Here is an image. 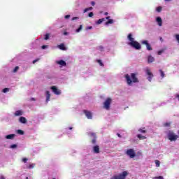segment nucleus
<instances>
[{
	"label": "nucleus",
	"mask_w": 179,
	"mask_h": 179,
	"mask_svg": "<svg viewBox=\"0 0 179 179\" xmlns=\"http://www.w3.org/2000/svg\"><path fill=\"white\" fill-rule=\"evenodd\" d=\"M127 38L130 41V43H129V45H131V47H133V48H135V50H141V48H142L141 43L135 41V39L132 37V34H129Z\"/></svg>",
	"instance_id": "obj_1"
},
{
	"label": "nucleus",
	"mask_w": 179,
	"mask_h": 179,
	"mask_svg": "<svg viewBox=\"0 0 179 179\" xmlns=\"http://www.w3.org/2000/svg\"><path fill=\"white\" fill-rule=\"evenodd\" d=\"M125 78L127 83V85H129V86H131V85H132V82L133 83H138L139 82V80H138V77H136V74L134 73H132L131 74V77L129 76V75L127 74L125 76ZM131 78L132 80H131Z\"/></svg>",
	"instance_id": "obj_2"
},
{
	"label": "nucleus",
	"mask_w": 179,
	"mask_h": 179,
	"mask_svg": "<svg viewBox=\"0 0 179 179\" xmlns=\"http://www.w3.org/2000/svg\"><path fill=\"white\" fill-rule=\"evenodd\" d=\"M128 171H124L122 173L119 175L113 176L110 179H125L127 178V176H128Z\"/></svg>",
	"instance_id": "obj_3"
},
{
	"label": "nucleus",
	"mask_w": 179,
	"mask_h": 179,
	"mask_svg": "<svg viewBox=\"0 0 179 179\" xmlns=\"http://www.w3.org/2000/svg\"><path fill=\"white\" fill-rule=\"evenodd\" d=\"M178 138V136L176 135L173 131H169L168 134V139L171 141V142H176Z\"/></svg>",
	"instance_id": "obj_4"
},
{
	"label": "nucleus",
	"mask_w": 179,
	"mask_h": 179,
	"mask_svg": "<svg viewBox=\"0 0 179 179\" xmlns=\"http://www.w3.org/2000/svg\"><path fill=\"white\" fill-rule=\"evenodd\" d=\"M126 155L129 156L130 159H134V157L136 156V152H135V150L130 148L126 151Z\"/></svg>",
	"instance_id": "obj_5"
},
{
	"label": "nucleus",
	"mask_w": 179,
	"mask_h": 179,
	"mask_svg": "<svg viewBox=\"0 0 179 179\" xmlns=\"http://www.w3.org/2000/svg\"><path fill=\"white\" fill-rule=\"evenodd\" d=\"M111 101H113L111 98H107L106 99V101L103 102V108H105V110H110V106H111Z\"/></svg>",
	"instance_id": "obj_6"
},
{
	"label": "nucleus",
	"mask_w": 179,
	"mask_h": 179,
	"mask_svg": "<svg viewBox=\"0 0 179 179\" xmlns=\"http://www.w3.org/2000/svg\"><path fill=\"white\" fill-rule=\"evenodd\" d=\"M141 44L146 45L147 50L148 51H152V50H153V48H152V46H150V44H149V42H148V41H142Z\"/></svg>",
	"instance_id": "obj_7"
},
{
	"label": "nucleus",
	"mask_w": 179,
	"mask_h": 179,
	"mask_svg": "<svg viewBox=\"0 0 179 179\" xmlns=\"http://www.w3.org/2000/svg\"><path fill=\"white\" fill-rule=\"evenodd\" d=\"M90 136H91V138H93V139L92 140V145H96V139L97 138V136H96V134L94 133H89Z\"/></svg>",
	"instance_id": "obj_8"
},
{
	"label": "nucleus",
	"mask_w": 179,
	"mask_h": 179,
	"mask_svg": "<svg viewBox=\"0 0 179 179\" xmlns=\"http://www.w3.org/2000/svg\"><path fill=\"white\" fill-rule=\"evenodd\" d=\"M83 113H84V114H85V115L88 120H92V112H90L87 110H84Z\"/></svg>",
	"instance_id": "obj_9"
},
{
	"label": "nucleus",
	"mask_w": 179,
	"mask_h": 179,
	"mask_svg": "<svg viewBox=\"0 0 179 179\" xmlns=\"http://www.w3.org/2000/svg\"><path fill=\"white\" fill-rule=\"evenodd\" d=\"M146 73L148 76V79L149 82H152V79L153 78V73L150 72V70L149 69L146 70Z\"/></svg>",
	"instance_id": "obj_10"
},
{
	"label": "nucleus",
	"mask_w": 179,
	"mask_h": 179,
	"mask_svg": "<svg viewBox=\"0 0 179 179\" xmlns=\"http://www.w3.org/2000/svg\"><path fill=\"white\" fill-rule=\"evenodd\" d=\"M51 90H52L53 93H55L57 95L61 94V90H58L57 87L55 86H52Z\"/></svg>",
	"instance_id": "obj_11"
},
{
	"label": "nucleus",
	"mask_w": 179,
	"mask_h": 179,
	"mask_svg": "<svg viewBox=\"0 0 179 179\" xmlns=\"http://www.w3.org/2000/svg\"><path fill=\"white\" fill-rule=\"evenodd\" d=\"M94 153L99 154L100 153V147L99 145H94L93 147Z\"/></svg>",
	"instance_id": "obj_12"
},
{
	"label": "nucleus",
	"mask_w": 179,
	"mask_h": 179,
	"mask_svg": "<svg viewBox=\"0 0 179 179\" xmlns=\"http://www.w3.org/2000/svg\"><path fill=\"white\" fill-rule=\"evenodd\" d=\"M51 100V94L50 91H46V103H48Z\"/></svg>",
	"instance_id": "obj_13"
},
{
	"label": "nucleus",
	"mask_w": 179,
	"mask_h": 179,
	"mask_svg": "<svg viewBox=\"0 0 179 179\" xmlns=\"http://www.w3.org/2000/svg\"><path fill=\"white\" fill-rule=\"evenodd\" d=\"M19 121L21 124H26V122H27V120L23 116L20 117Z\"/></svg>",
	"instance_id": "obj_14"
},
{
	"label": "nucleus",
	"mask_w": 179,
	"mask_h": 179,
	"mask_svg": "<svg viewBox=\"0 0 179 179\" xmlns=\"http://www.w3.org/2000/svg\"><path fill=\"white\" fill-rule=\"evenodd\" d=\"M58 48L59 50H62V51H66V48L65 47V45L64 43H61L58 45Z\"/></svg>",
	"instance_id": "obj_15"
},
{
	"label": "nucleus",
	"mask_w": 179,
	"mask_h": 179,
	"mask_svg": "<svg viewBox=\"0 0 179 179\" xmlns=\"http://www.w3.org/2000/svg\"><path fill=\"white\" fill-rule=\"evenodd\" d=\"M156 22H158V25H159V26H162V24H163V21L162 20V17H157L156 18Z\"/></svg>",
	"instance_id": "obj_16"
},
{
	"label": "nucleus",
	"mask_w": 179,
	"mask_h": 179,
	"mask_svg": "<svg viewBox=\"0 0 179 179\" xmlns=\"http://www.w3.org/2000/svg\"><path fill=\"white\" fill-rule=\"evenodd\" d=\"M148 64H152V62H155V57H152V55L148 56Z\"/></svg>",
	"instance_id": "obj_17"
},
{
	"label": "nucleus",
	"mask_w": 179,
	"mask_h": 179,
	"mask_svg": "<svg viewBox=\"0 0 179 179\" xmlns=\"http://www.w3.org/2000/svg\"><path fill=\"white\" fill-rule=\"evenodd\" d=\"M57 64H59V65H61L62 66H66V62L64 60L58 61Z\"/></svg>",
	"instance_id": "obj_18"
},
{
	"label": "nucleus",
	"mask_w": 179,
	"mask_h": 179,
	"mask_svg": "<svg viewBox=\"0 0 179 179\" xmlns=\"http://www.w3.org/2000/svg\"><path fill=\"white\" fill-rule=\"evenodd\" d=\"M15 117H19L20 115H23V111L22 110H17L15 113Z\"/></svg>",
	"instance_id": "obj_19"
},
{
	"label": "nucleus",
	"mask_w": 179,
	"mask_h": 179,
	"mask_svg": "<svg viewBox=\"0 0 179 179\" xmlns=\"http://www.w3.org/2000/svg\"><path fill=\"white\" fill-rule=\"evenodd\" d=\"M36 167V164H29V166H27V169L31 170V169H34Z\"/></svg>",
	"instance_id": "obj_20"
},
{
	"label": "nucleus",
	"mask_w": 179,
	"mask_h": 179,
	"mask_svg": "<svg viewBox=\"0 0 179 179\" xmlns=\"http://www.w3.org/2000/svg\"><path fill=\"white\" fill-rule=\"evenodd\" d=\"M15 134H8L6 136V139H13L15 138Z\"/></svg>",
	"instance_id": "obj_21"
},
{
	"label": "nucleus",
	"mask_w": 179,
	"mask_h": 179,
	"mask_svg": "<svg viewBox=\"0 0 179 179\" xmlns=\"http://www.w3.org/2000/svg\"><path fill=\"white\" fill-rule=\"evenodd\" d=\"M138 132H140L141 134H146L148 132V131H146L145 127H143L142 129H139Z\"/></svg>",
	"instance_id": "obj_22"
},
{
	"label": "nucleus",
	"mask_w": 179,
	"mask_h": 179,
	"mask_svg": "<svg viewBox=\"0 0 179 179\" xmlns=\"http://www.w3.org/2000/svg\"><path fill=\"white\" fill-rule=\"evenodd\" d=\"M137 138H138V139H141L142 141L146 139V136H142V134H138Z\"/></svg>",
	"instance_id": "obj_23"
},
{
	"label": "nucleus",
	"mask_w": 179,
	"mask_h": 179,
	"mask_svg": "<svg viewBox=\"0 0 179 179\" xmlns=\"http://www.w3.org/2000/svg\"><path fill=\"white\" fill-rule=\"evenodd\" d=\"M105 19L104 18H101L97 20L96 22V24H101V23H103V22H104Z\"/></svg>",
	"instance_id": "obj_24"
},
{
	"label": "nucleus",
	"mask_w": 179,
	"mask_h": 179,
	"mask_svg": "<svg viewBox=\"0 0 179 179\" xmlns=\"http://www.w3.org/2000/svg\"><path fill=\"white\" fill-rule=\"evenodd\" d=\"M89 10H93V7H90L84 9V13H86V12H89Z\"/></svg>",
	"instance_id": "obj_25"
},
{
	"label": "nucleus",
	"mask_w": 179,
	"mask_h": 179,
	"mask_svg": "<svg viewBox=\"0 0 179 179\" xmlns=\"http://www.w3.org/2000/svg\"><path fill=\"white\" fill-rule=\"evenodd\" d=\"M17 134H18L19 135H24V131H23L22 130L18 129L17 131Z\"/></svg>",
	"instance_id": "obj_26"
},
{
	"label": "nucleus",
	"mask_w": 179,
	"mask_h": 179,
	"mask_svg": "<svg viewBox=\"0 0 179 179\" xmlns=\"http://www.w3.org/2000/svg\"><path fill=\"white\" fill-rule=\"evenodd\" d=\"M113 23H114V20H109L106 22V24H113Z\"/></svg>",
	"instance_id": "obj_27"
},
{
	"label": "nucleus",
	"mask_w": 179,
	"mask_h": 179,
	"mask_svg": "<svg viewBox=\"0 0 179 179\" xmlns=\"http://www.w3.org/2000/svg\"><path fill=\"white\" fill-rule=\"evenodd\" d=\"M159 73H160L161 77L164 78V76H165L164 71H162V69H160Z\"/></svg>",
	"instance_id": "obj_28"
},
{
	"label": "nucleus",
	"mask_w": 179,
	"mask_h": 179,
	"mask_svg": "<svg viewBox=\"0 0 179 179\" xmlns=\"http://www.w3.org/2000/svg\"><path fill=\"white\" fill-rule=\"evenodd\" d=\"M83 26V25H80L79 28H78L76 31V33H79V31H80V30H82Z\"/></svg>",
	"instance_id": "obj_29"
},
{
	"label": "nucleus",
	"mask_w": 179,
	"mask_h": 179,
	"mask_svg": "<svg viewBox=\"0 0 179 179\" xmlns=\"http://www.w3.org/2000/svg\"><path fill=\"white\" fill-rule=\"evenodd\" d=\"M96 62H98V64H99V65H100L101 66H104V64H103V62H101V60L97 59Z\"/></svg>",
	"instance_id": "obj_30"
},
{
	"label": "nucleus",
	"mask_w": 179,
	"mask_h": 179,
	"mask_svg": "<svg viewBox=\"0 0 179 179\" xmlns=\"http://www.w3.org/2000/svg\"><path fill=\"white\" fill-rule=\"evenodd\" d=\"M156 167H160V161L155 160Z\"/></svg>",
	"instance_id": "obj_31"
},
{
	"label": "nucleus",
	"mask_w": 179,
	"mask_h": 179,
	"mask_svg": "<svg viewBox=\"0 0 179 179\" xmlns=\"http://www.w3.org/2000/svg\"><path fill=\"white\" fill-rule=\"evenodd\" d=\"M48 38H50V34H46L45 35L44 40H48Z\"/></svg>",
	"instance_id": "obj_32"
},
{
	"label": "nucleus",
	"mask_w": 179,
	"mask_h": 179,
	"mask_svg": "<svg viewBox=\"0 0 179 179\" xmlns=\"http://www.w3.org/2000/svg\"><path fill=\"white\" fill-rule=\"evenodd\" d=\"M2 92L3 93H8V92H9V88H4Z\"/></svg>",
	"instance_id": "obj_33"
},
{
	"label": "nucleus",
	"mask_w": 179,
	"mask_h": 179,
	"mask_svg": "<svg viewBox=\"0 0 179 179\" xmlns=\"http://www.w3.org/2000/svg\"><path fill=\"white\" fill-rule=\"evenodd\" d=\"M16 148H17V145L16 144H13L10 145L11 149H16Z\"/></svg>",
	"instance_id": "obj_34"
},
{
	"label": "nucleus",
	"mask_w": 179,
	"mask_h": 179,
	"mask_svg": "<svg viewBox=\"0 0 179 179\" xmlns=\"http://www.w3.org/2000/svg\"><path fill=\"white\" fill-rule=\"evenodd\" d=\"M156 10H157V12H158V13L162 12V7H161V6L157 7V8H156Z\"/></svg>",
	"instance_id": "obj_35"
},
{
	"label": "nucleus",
	"mask_w": 179,
	"mask_h": 179,
	"mask_svg": "<svg viewBox=\"0 0 179 179\" xmlns=\"http://www.w3.org/2000/svg\"><path fill=\"white\" fill-rule=\"evenodd\" d=\"M170 125H171V123L170 122L164 123V127H170Z\"/></svg>",
	"instance_id": "obj_36"
},
{
	"label": "nucleus",
	"mask_w": 179,
	"mask_h": 179,
	"mask_svg": "<svg viewBox=\"0 0 179 179\" xmlns=\"http://www.w3.org/2000/svg\"><path fill=\"white\" fill-rule=\"evenodd\" d=\"M29 160V159H27V158H22V162H23V163H27V161Z\"/></svg>",
	"instance_id": "obj_37"
},
{
	"label": "nucleus",
	"mask_w": 179,
	"mask_h": 179,
	"mask_svg": "<svg viewBox=\"0 0 179 179\" xmlns=\"http://www.w3.org/2000/svg\"><path fill=\"white\" fill-rule=\"evenodd\" d=\"M94 13H93V12H90L89 14H88V16H89V17H93V16H94Z\"/></svg>",
	"instance_id": "obj_38"
},
{
	"label": "nucleus",
	"mask_w": 179,
	"mask_h": 179,
	"mask_svg": "<svg viewBox=\"0 0 179 179\" xmlns=\"http://www.w3.org/2000/svg\"><path fill=\"white\" fill-rule=\"evenodd\" d=\"M17 71H19V66H15V69H13L14 73H16Z\"/></svg>",
	"instance_id": "obj_39"
},
{
	"label": "nucleus",
	"mask_w": 179,
	"mask_h": 179,
	"mask_svg": "<svg viewBox=\"0 0 179 179\" xmlns=\"http://www.w3.org/2000/svg\"><path fill=\"white\" fill-rule=\"evenodd\" d=\"M153 179H164V178H163V176H157L153 178Z\"/></svg>",
	"instance_id": "obj_40"
},
{
	"label": "nucleus",
	"mask_w": 179,
	"mask_h": 179,
	"mask_svg": "<svg viewBox=\"0 0 179 179\" xmlns=\"http://www.w3.org/2000/svg\"><path fill=\"white\" fill-rule=\"evenodd\" d=\"M176 38L178 43H179V34L176 35Z\"/></svg>",
	"instance_id": "obj_41"
},
{
	"label": "nucleus",
	"mask_w": 179,
	"mask_h": 179,
	"mask_svg": "<svg viewBox=\"0 0 179 179\" xmlns=\"http://www.w3.org/2000/svg\"><path fill=\"white\" fill-rule=\"evenodd\" d=\"M40 61V59H36L32 62L33 64H36V62H38Z\"/></svg>",
	"instance_id": "obj_42"
},
{
	"label": "nucleus",
	"mask_w": 179,
	"mask_h": 179,
	"mask_svg": "<svg viewBox=\"0 0 179 179\" xmlns=\"http://www.w3.org/2000/svg\"><path fill=\"white\" fill-rule=\"evenodd\" d=\"M162 53H163V50H159L157 52L158 55H162Z\"/></svg>",
	"instance_id": "obj_43"
},
{
	"label": "nucleus",
	"mask_w": 179,
	"mask_h": 179,
	"mask_svg": "<svg viewBox=\"0 0 179 179\" xmlns=\"http://www.w3.org/2000/svg\"><path fill=\"white\" fill-rule=\"evenodd\" d=\"M47 47H48V45H42L41 48L42 50H45V48H47Z\"/></svg>",
	"instance_id": "obj_44"
},
{
	"label": "nucleus",
	"mask_w": 179,
	"mask_h": 179,
	"mask_svg": "<svg viewBox=\"0 0 179 179\" xmlns=\"http://www.w3.org/2000/svg\"><path fill=\"white\" fill-rule=\"evenodd\" d=\"M65 19H69L71 17L70 15H65Z\"/></svg>",
	"instance_id": "obj_45"
},
{
	"label": "nucleus",
	"mask_w": 179,
	"mask_h": 179,
	"mask_svg": "<svg viewBox=\"0 0 179 179\" xmlns=\"http://www.w3.org/2000/svg\"><path fill=\"white\" fill-rule=\"evenodd\" d=\"M79 19V17H74L72 18V20H78Z\"/></svg>",
	"instance_id": "obj_46"
},
{
	"label": "nucleus",
	"mask_w": 179,
	"mask_h": 179,
	"mask_svg": "<svg viewBox=\"0 0 179 179\" xmlns=\"http://www.w3.org/2000/svg\"><path fill=\"white\" fill-rule=\"evenodd\" d=\"M99 48L101 51H103V50H104V48L103 46H99Z\"/></svg>",
	"instance_id": "obj_47"
},
{
	"label": "nucleus",
	"mask_w": 179,
	"mask_h": 179,
	"mask_svg": "<svg viewBox=\"0 0 179 179\" xmlns=\"http://www.w3.org/2000/svg\"><path fill=\"white\" fill-rule=\"evenodd\" d=\"M91 5H92V6H94V5H96V3H95L94 1H92V2H91Z\"/></svg>",
	"instance_id": "obj_48"
},
{
	"label": "nucleus",
	"mask_w": 179,
	"mask_h": 179,
	"mask_svg": "<svg viewBox=\"0 0 179 179\" xmlns=\"http://www.w3.org/2000/svg\"><path fill=\"white\" fill-rule=\"evenodd\" d=\"M91 29H92V27H87V30H91Z\"/></svg>",
	"instance_id": "obj_49"
},
{
	"label": "nucleus",
	"mask_w": 179,
	"mask_h": 179,
	"mask_svg": "<svg viewBox=\"0 0 179 179\" xmlns=\"http://www.w3.org/2000/svg\"><path fill=\"white\" fill-rule=\"evenodd\" d=\"M30 101H36V99H34V98H31Z\"/></svg>",
	"instance_id": "obj_50"
},
{
	"label": "nucleus",
	"mask_w": 179,
	"mask_h": 179,
	"mask_svg": "<svg viewBox=\"0 0 179 179\" xmlns=\"http://www.w3.org/2000/svg\"><path fill=\"white\" fill-rule=\"evenodd\" d=\"M63 34H64V36H68V32L64 31Z\"/></svg>",
	"instance_id": "obj_51"
},
{
	"label": "nucleus",
	"mask_w": 179,
	"mask_h": 179,
	"mask_svg": "<svg viewBox=\"0 0 179 179\" xmlns=\"http://www.w3.org/2000/svg\"><path fill=\"white\" fill-rule=\"evenodd\" d=\"M117 136H118V138H121V134H117Z\"/></svg>",
	"instance_id": "obj_52"
},
{
	"label": "nucleus",
	"mask_w": 179,
	"mask_h": 179,
	"mask_svg": "<svg viewBox=\"0 0 179 179\" xmlns=\"http://www.w3.org/2000/svg\"><path fill=\"white\" fill-rule=\"evenodd\" d=\"M106 19L107 20H110V16L106 17Z\"/></svg>",
	"instance_id": "obj_53"
},
{
	"label": "nucleus",
	"mask_w": 179,
	"mask_h": 179,
	"mask_svg": "<svg viewBox=\"0 0 179 179\" xmlns=\"http://www.w3.org/2000/svg\"><path fill=\"white\" fill-rule=\"evenodd\" d=\"M104 15H105L106 16H107V15H108V13L107 12H106V13H104Z\"/></svg>",
	"instance_id": "obj_54"
},
{
	"label": "nucleus",
	"mask_w": 179,
	"mask_h": 179,
	"mask_svg": "<svg viewBox=\"0 0 179 179\" xmlns=\"http://www.w3.org/2000/svg\"><path fill=\"white\" fill-rule=\"evenodd\" d=\"M161 41H163V38H160Z\"/></svg>",
	"instance_id": "obj_55"
},
{
	"label": "nucleus",
	"mask_w": 179,
	"mask_h": 179,
	"mask_svg": "<svg viewBox=\"0 0 179 179\" xmlns=\"http://www.w3.org/2000/svg\"><path fill=\"white\" fill-rule=\"evenodd\" d=\"M69 129H72V127H69Z\"/></svg>",
	"instance_id": "obj_56"
},
{
	"label": "nucleus",
	"mask_w": 179,
	"mask_h": 179,
	"mask_svg": "<svg viewBox=\"0 0 179 179\" xmlns=\"http://www.w3.org/2000/svg\"><path fill=\"white\" fill-rule=\"evenodd\" d=\"M165 1H170V0H165Z\"/></svg>",
	"instance_id": "obj_57"
},
{
	"label": "nucleus",
	"mask_w": 179,
	"mask_h": 179,
	"mask_svg": "<svg viewBox=\"0 0 179 179\" xmlns=\"http://www.w3.org/2000/svg\"><path fill=\"white\" fill-rule=\"evenodd\" d=\"M52 179H55V178H53Z\"/></svg>",
	"instance_id": "obj_58"
}]
</instances>
